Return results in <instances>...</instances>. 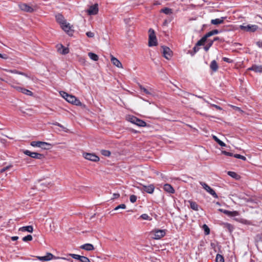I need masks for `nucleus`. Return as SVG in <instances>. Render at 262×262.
<instances>
[{
	"label": "nucleus",
	"mask_w": 262,
	"mask_h": 262,
	"mask_svg": "<svg viewBox=\"0 0 262 262\" xmlns=\"http://www.w3.org/2000/svg\"><path fill=\"white\" fill-rule=\"evenodd\" d=\"M60 94L69 103L77 106H81L82 105V103L80 101L74 96L69 95L63 91L60 92Z\"/></svg>",
	"instance_id": "nucleus-1"
},
{
	"label": "nucleus",
	"mask_w": 262,
	"mask_h": 262,
	"mask_svg": "<svg viewBox=\"0 0 262 262\" xmlns=\"http://www.w3.org/2000/svg\"><path fill=\"white\" fill-rule=\"evenodd\" d=\"M150 234L152 235V238L155 239H159L165 235L166 230L162 229H155L151 231Z\"/></svg>",
	"instance_id": "nucleus-2"
},
{
	"label": "nucleus",
	"mask_w": 262,
	"mask_h": 262,
	"mask_svg": "<svg viewBox=\"0 0 262 262\" xmlns=\"http://www.w3.org/2000/svg\"><path fill=\"white\" fill-rule=\"evenodd\" d=\"M127 120L131 123L135 124L139 126L144 127L146 126V123L145 121L140 120L133 116H129L127 117Z\"/></svg>",
	"instance_id": "nucleus-3"
},
{
	"label": "nucleus",
	"mask_w": 262,
	"mask_h": 262,
	"mask_svg": "<svg viewBox=\"0 0 262 262\" xmlns=\"http://www.w3.org/2000/svg\"><path fill=\"white\" fill-rule=\"evenodd\" d=\"M149 40L148 45L149 47L155 46L157 45V38L155 35V31L153 29H150L149 30Z\"/></svg>",
	"instance_id": "nucleus-4"
},
{
	"label": "nucleus",
	"mask_w": 262,
	"mask_h": 262,
	"mask_svg": "<svg viewBox=\"0 0 262 262\" xmlns=\"http://www.w3.org/2000/svg\"><path fill=\"white\" fill-rule=\"evenodd\" d=\"M18 6L21 10L26 12L32 13L35 10V7L31 6L25 3H21L19 4Z\"/></svg>",
	"instance_id": "nucleus-5"
},
{
	"label": "nucleus",
	"mask_w": 262,
	"mask_h": 262,
	"mask_svg": "<svg viewBox=\"0 0 262 262\" xmlns=\"http://www.w3.org/2000/svg\"><path fill=\"white\" fill-rule=\"evenodd\" d=\"M24 154L34 159H41L44 157L42 154L35 152H31L28 150H25L23 151Z\"/></svg>",
	"instance_id": "nucleus-6"
},
{
	"label": "nucleus",
	"mask_w": 262,
	"mask_h": 262,
	"mask_svg": "<svg viewBox=\"0 0 262 262\" xmlns=\"http://www.w3.org/2000/svg\"><path fill=\"white\" fill-rule=\"evenodd\" d=\"M200 184L202 185L203 188L208 193H209L211 195H212L214 198H217L218 196L216 192L214 191L213 189H212L209 186H208L206 183L200 182Z\"/></svg>",
	"instance_id": "nucleus-7"
},
{
	"label": "nucleus",
	"mask_w": 262,
	"mask_h": 262,
	"mask_svg": "<svg viewBox=\"0 0 262 262\" xmlns=\"http://www.w3.org/2000/svg\"><path fill=\"white\" fill-rule=\"evenodd\" d=\"M83 156L85 159L93 162L99 161V158L94 154L85 152L83 154Z\"/></svg>",
	"instance_id": "nucleus-8"
},
{
	"label": "nucleus",
	"mask_w": 262,
	"mask_h": 262,
	"mask_svg": "<svg viewBox=\"0 0 262 262\" xmlns=\"http://www.w3.org/2000/svg\"><path fill=\"white\" fill-rule=\"evenodd\" d=\"M239 28L243 30L249 32H254L258 29V26L256 25H248L245 26L244 25H241Z\"/></svg>",
	"instance_id": "nucleus-9"
},
{
	"label": "nucleus",
	"mask_w": 262,
	"mask_h": 262,
	"mask_svg": "<svg viewBox=\"0 0 262 262\" xmlns=\"http://www.w3.org/2000/svg\"><path fill=\"white\" fill-rule=\"evenodd\" d=\"M163 54L166 59H170L172 57V52L168 47H163Z\"/></svg>",
	"instance_id": "nucleus-10"
},
{
	"label": "nucleus",
	"mask_w": 262,
	"mask_h": 262,
	"mask_svg": "<svg viewBox=\"0 0 262 262\" xmlns=\"http://www.w3.org/2000/svg\"><path fill=\"white\" fill-rule=\"evenodd\" d=\"M98 12V5L95 4L94 5L91 6L90 8L87 10V13L89 15H96Z\"/></svg>",
	"instance_id": "nucleus-11"
},
{
	"label": "nucleus",
	"mask_w": 262,
	"mask_h": 262,
	"mask_svg": "<svg viewBox=\"0 0 262 262\" xmlns=\"http://www.w3.org/2000/svg\"><path fill=\"white\" fill-rule=\"evenodd\" d=\"M12 86L14 89H15L16 91L21 92L22 93L25 94L27 95H29V96L33 95V93L31 91H30V90H27L25 88H21L20 86H14V85H12Z\"/></svg>",
	"instance_id": "nucleus-12"
},
{
	"label": "nucleus",
	"mask_w": 262,
	"mask_h": 262,
	"mask_svg": "<svg viewBox=\"0 0 262 262\" xmlns=\"http://www.w3.org/2000/svg\"><path fill=\"white\" fill-rule=\"evenodd\" d=\"M12 167V165L10 163L8 164L7 162L0 163V173L8 170Z\"/></svg>",
	"instance_id": "nucleus-13"
},
{
	"label": "nucleus",
	"mask_w": 262,
	"mask_h": 262,
	"mask_svg": "<svg viewBox=\"0 0 262 262\" xmlns=\"http://www.w3.org/2000/svg\"><path fill=\"white\" fill-rule=\"evenodd\" d=\"M219 210L230 216H236L239 215V213L237 211H230L227 210H224L223 209H219Z\"/></svg>",
	"instance_id": "nucleus-14"
},
{
	"label": "nucleus",
	"mask_w": 262,
	"mask_h": 262,
	"mask_svg": "<svg viewBox=\"0 0 262 262\" xmlns=\"http://www.w3.org/2000/svg\"><path fill=\"white\" fill-rule=\"evenodd\" d=\"M61 27L64 31L67 32L69 34H72L73 30H72V26L69 23L66 21V23L62 24Z\"/></svg>",
	"instance_id": "nucleus-15"
},
{
	"label": "nucleus",
	"mask_w": 262,
	"mask_h": 262,
	"mask_svg": "<svg viewBox=\"0 0 262 262\" xmlns=\"http://www.w3.org/2000/svg\"><path fill=\"white\" fill-rule=\"evenodd\" d=\"M54 255L51 253H47L46 255L43 256H37L38 259L40 261H48L52 259Z\"/></svg>",
	"instance_id": "nucleus-16"
},
{
	"label": "nucleus",
	"mask_w": 262,
	"mask_h": 262,
	"mask_svg": "<svg viewBox=\"0 0 262 262\" xmlns=\"http://www.w3.org/2000/svg\"><path fill=\"white\" fill-rule=\"evenodd\" d=\"M54 255L51 253H47L46 255L43 256H37L38 259L40 261H48L52 259Z\"/></svg>",
	"instance_id": "nucleus-17"
},
{
	"label": "nucleus",
	"mask_w": 262,
	"mask_h": 262,
	"mask_svg": "<svg viewBox=\"0 0 262 262\" xmlns=\"http://www.w3.org/2000/svg\"><path fill=\"white\" fill-rule=\"evenodd\" d=\"M111 60L113 65L119 68H123L122 63L117 58L114 57L113 55H111Z\"/></svg>",
	"instance_id": "nucleus-18"
},
{
	"label": "nucleus",
	"mask_w": 262,
	"mask_h": 262,
	"mask_svg": "<svg viewBox=\"0 0 262 262\" xmlns=\"http://www.w3.org/2000/svg\"><path fill=\"white\" fill-rule=\"evenodd\" d=\"M226 18V17H221L220 18L212 19L211 20V24L214 25L222 24L224 23V21Z\"/></svg>",
	"instance_id": "nucleus-19"
},
{
	"label": "nucleus",
	"mask_w": 262,
	"mask_h": 262,
	"mask_svg": "<svg viewBox=\"0 0 262 262\" xmlns=\"http://www.w3.org/2000/svg\"><path fill=\"white\" fill-rule=\"evenodd\" d=\"M144 191L148 193L151 194L154 192L155 190V186L153 184H150L148 186L143 185Z\"/></svg>",
	"instance_id": "nucleus-20"
},
{
	"label": "nucleus",
	"mask_w": 262,
	"mask_h": 262,
	"mask_svg": "<svg viewBox=\"0 0 262 262\" xmlns=\"http://www.w3.org/2000/svg\"><path fill=\"white\" fill-rule=\"evenodd\" d=\"M58 52L62 55H66L69 52V49L63 47L62 45H60L59 47L58 48Z\"/></svg>",
	"instance_id": "nucleus-21"
},
{
	"label": "nucleus",
	"mask_w": 262,
	"mask_h": 262,
	"mask_svg": "<svg viewBox=\"0 0 262 262\" xmlns=\"http://www.w3.org/2000/svg\"><path fill=\"white\" fill-rule=\"evenodd\" d=\"M80 248L86 251H92L94 249V246L91 244H85L81 245Z\"/></svg>",
	"instance_id": "nucleus-22"
},
{
	"label": "nucleus",
	"mask_w": 262,
	"mask_h": 262,
	"mask_svg": "<svg viewBox=\"0 0 262 262\" xmlns=\"http://www.w3.org/2000/svg\"><path fill=\"white\" fill-rule=\"evenodd\" d=\"M19 231L22 232L27 231L30 233H32L33 231V228L32 226H24L20 228L19 229Z\"/></svg>",
	"instance_id": "nucleus-23"
},
{
	"label": "nucleus",
	"mask_w": 262,
	"mask_h": 262,
	"mask_svg": "<svg viewBox=\"0 0 262 262\" xmlns=\"http://www.w3.org/2000/svg\"><path fill=\"white\" fill-rule=\"evenodd\" d=\"M56 19L57 21L60 24L61 26L62 24H65L66 20H65L64 17L60 14H58L56 15Z\"/></svg>",
	"instance_id": "nucleus-24"
},
{
	"label": "nucleus",
	"mask_w": 262,
	"mask_h": 262,
	"mask_svg": "<svg viewBox=\"0 0 262 262\" xmlns=\"http://www.w3.org/2000/svg\"><path fill=\"white\" fill-rule=\"evenodd\" d=\"M165 191L168 193H173L174 192V190L173 188L168 184H166L164 185L163 187Z\"/></svg>",
	"instance_id": "nucleus-25"
},
{
	"label": "nucleus",
	"mask_w": 262,
	"mask_h": 262,
	"mask_svg": "<svg viewBox=\"0 0 262 262\" xmlns=\"http://www.w3.org/2000/svg\"><path fill=\"white\" fill-rule=\"evenodd\" d=\"M249 70L254 71L256 72L261 73L262 72V66L254 65L249 68Z\"/></svg>",
	"instance_id": "nucleus-26"
},
{
	"label": "nucleus",
	"mask_w": 262,
	"mask_h": 262,
	"mask_svg": "<svg viewBox=\"0 0 262 262\" xmlns=\"http://www.w3.org/2000/svg\"><path fill=\"white\" fill-rule=\"evenodd\" d=\"M218 68H219V67H218L217 63L216 62V61L215 60L212 61L211 62V64H210L211 69L212 71L216 72Z\"/></svg>",
	"instance_id": "nucleus-27"
},
{
	"label": "nucleus",
	"mask_w": 262,
	"mask_h": 262,
	"mask_svg": "<svg viewBox=\"0 0 262 262\" xmlns=\"http://www.w3.org/2000/svg\"><path fill=\"white\" fill-rule=\"evenodd\" d=\"M6 72H9V73H14V74H20V75H24L25 76H26V77H28V75L27 74H26L25 73H23V72H19L16 70H5Z\"/></svg>",
	"instance_id": "nucleus-28"
},
{
	"label": "nucleus",
	"mask_w": 262,
	"mask_h": 262,
	"mask_svg": "<svg viewBox=\"0 0 262 262\" xmlns=\"http://www.w3.org/2000/svg\"><path fill=\"white\" fill-rule=\"evenodd\" d=\"M188 202L189 203L190 208L192 209L195 211H198L199 210V206L195 202L191 201H189Z\"/></svg>",
	"instance_id": "nucleus-29"
},
{
	"label": "nucleus",
	"mask_w": 262,
	"mask_h": 262,
	"mask_svg": "<svg viewBox=\"0 0 262 262\" xmlns=\"http://www.w3.org/2000/svg\"><path fill=\"white\" fill-rule=\"evenodd\" d=\"M89 57L93 60L96 61H98L99 59L98 56L92 52H89L88 53Z\"/></svg>",
	"instance_id": "nucleus-30"
},
{
	"label": "nucleus",
	"mask_w": 262,
	"mask_h": 262,
	"mask_svg": "<svg viewBox=\"0 0 262 262\" xmlns=\"http://www.w3.org/2000/svg\"><path fill=\"white\" fill-rule=\"evenodd\" d=\"M42 144L40 145V148L43 149H50L52 145L51 144L45 142H42Z\"/></svg>",
	"instance_id": "nucleus-31"
},
{
	"label": "nucleus",
	"mask_w": 262,
	"mask_h": 262,
	"mask_svg": "<svg viewBox=\"0 0 262 262\" xmlns=\"http://www.w3.org/2000/svg\"><path fill=\"white\" fill-rule=\"evenodd\" d=\"M219 32V31L216 29L213 30L205 34L206 37H207V38L213 35L218 34Z\"/></svg>",
	"instance_id": "nucleus-32"
},
{
	"label": "nucleus",
	"mask_w": 262,
	"mask_h": 262,
	"mask_svg": "<svg viewBox=\"0 0 262 262\" xmlns=\"http://www.w3.org/2000/svg\"><path fill=\"white\" fill-rule=\"evenodd\" d=\"M212 138L221 146H226V144L220 140L216 136L213 135Z\"/></svg>",
	"instance_id": "nucleus-33"
},
{
	"label": "nucleus",
	"mask_w": 262,
	"mask_h": 262,
	"mask_svg": "<svg viewBox=\"0 0 262 262\" xmlns=\"http://www.w3.org/2000/svg\"><path fill=\"white\" fill-rule=\"evenodd\" d=\"M161 12L165 13V14L169 15L172 13V10L168 8H165L161 9Z\"/></svg>",
	"instance_id": "nucleus-34"
},
{
	"label": "nucleus",
	"mask_w": 262,
	"mask_h": 262,
	"mask_svg": "<svg viewBox=\"0 0 262 262\" xmlns=\"http://www.w3.org/2000/svg\"><path fill=\"white\" fill-rule=\"evenodd\" d=\"M207 38L206 37V35H205L200 40H199L197 42V43H196V46H200L203 45L204 43V42L206 41Z\"/></svg>",
	"instance_id": "nucleus-35"
},
{
	"label": "nucleus",
	"mask_w": 262,
	"mask_h": 262,
	"mask_svg": "<svg viewBox=\"0 0 262 262\" xmlns=\"http://www.w3.org/2000/svg\"><path fill=\"white\" fill-rule=\"evenodd\" d=\"M42 141H32L31 143H30V145L32 146H33V147H40V145H42Z\"/></svg>",
	"instance_id": "nucleus-36"
},
{
	"label": "nucleus",
	"mask_w": 262,
	"mask_h": 262,
	"mask_svg": "<svg viewBox=\"0 0 262 262\" xmlns=\"http://www.w3.org/2000/svg\"><path fill=\"white\" fill-rule=\"evenodd\" d=\"M228 174L232 178H235L236 179H238L240 177L238 174L233 171H228Z\"/></svg>",
	"instance_id": "nucleus-37"
},
{
	"label": "nucleus",
	"mask_w": 262,
	"mask_h": 262,
	"mask_svg": "<svg viewBox=\"0 0 262 262\" xmlns=\"http://www.w3.org/2000/svg\"><path fill=\"white\" fill-rule=\"evenodd\" d=\"M216 262H224V257L219 254H217L215 258Z\"/></svg>",
	"instance_id": "nucleus-38"
},
{
	"label": "nucleus",
	"mask_w": 262,
	"mask_h": 262,
	"mask_svg": "<svg viewBox=\"0 0 262 262\" xmlns=\"http://www.w3.org/2000/svg\"><path fill=\"white\" fill-rule=\"evenodd\" d=\"M139 86L140 89L141 91H142L143 92H144L145 94H146L147 95H151V93L149 90H148L147 89H145L142 85L139 84Z\"/></svg>",
	"instance_id": "nucleus-39"
},
{
	"label": "nucleus",
	"mask_w": 262,
	"mask_h": 262,
	"mask_svg": "<svg viewBox=\"0 0 262 262\" xmlns=\"http://www.w3.org/2000/svg\"><path fill=\"white\" fill-rule=\"evenodd\" d=\"M101 154L105 157H109L111 155V152L107 150L102 149L100 151Z\"/></svg>",
	"instance_id": "nucleus-40"
},
{
	"label": "nucleus",
	"mask_w": 262,
	"mask_h": 262,
	"mask_svg": "<svg viewBox=\"0 0 262 262\" xmlns=\"http://www.w3.org/2000/svg\"><path fill=\"white\" fill-rule=\"evenodd\" d=\"M126 208V205L124 204H120L117 206H116L114 210H115V211H117V210H119V209H125Z\"/></svg>",
	"instance_id": "nucleus-41"
},
{
	"label": "nucleus",
	"mask_w": 262,
	"mask_h": 262,
	"mask_svg": "<svg viewBox=\"0 0 262 262\" xmlns=\"http://www.w3.org/2000/svg\"><path fill=\"white\" fill-rule=\"evenodd\" d=\"M203 229L206 235H208L210 233V229L206 224L203 225Z\"/></svg>",
	"instance_id": "nucleus-42"
},
{
	"label": "nucleus",
	"mask_w": 262,
	"mask_h": 262,
	"mask_svg": "<svg viewBox=\"0 0 262 262\" xmlns=\"http://www.w3.org/2000/svg\"><path fill=\"white\" fill-rule=\"evenodd\" d=\"M33 239L31 235H28L23 238V241L24 242H28L31 241Z\"/></svg>",
	"instance_id": "nucleus-43"
},
{
	"label": "nucleus",
	"mask_w": 262,
	"mask_h": 262,
	"mask_svg": "<svg viewBox=\"0 0 262 262\" xmlns=\"http://www.w3.org/2000/svg\"><path fill=\"white\" fill-rule=\"evenodd\" d=\"M70 256H71L73 258L75 259H77L80 261V259L82 256L75 254H70Z\"/></svg>",
	"instance_id": "nucleus-44"
},
{
	"label": "nucleus",
	"mask_w": 262,
	"mask_h": 262,
	"mask_svg": "<svg viewBox=\"0 0 262 262\" xmlns=\"http://www.w3.org/2000/svg\"><path fill=\"white\" fill-rule=\"evenodd\" d=\"M234 157H235L236 158H237V159H242V160H243L244 161H246V158L245 156H243L239 155V154H235V155H234Z\"/></svg>",
	"instance_id": "nucleus-45"
},
{
	"label": "nucleus",
	"mask_w": 262,
	"mask_h": 262,
	"mask_svg": "<svg viewBox=\"0 0 262 262\" xmlns=\"http://www.w3.org/2000/svg\"><path fill=\"white\" fill-rule=\"evenodd\" d=\"M79 262H91V261L87 257L82 256Z\"/></svg>",
	"instance_id": "nucleus-46"
},
{
	"label": "nucleus",
	"mask_w": 262,
	"mask_h": 262,
	"mask_svg": "<svg viewBox=\"0 0 262 262\" xmlns=\"http://www.w3.org/2000/svg\"><path fill=\"white\" fill-rule=\"evenodd\" d=\"M213 41H210L208 45L207 46H206L205 47H204V50L206 51H208L209 49L211 47V46L213 44Z\"/></svg>",
	"instance_id": "nucleus-47"
},
{
	"label": "nucleus",
	"mask_w": 262,
	"mask_h": 262,
	"mask_svg": "<svg viewBox=\"0 0 262 262\" xmlns=\"http://www.w3.org/2000/svg\"><path fill=\"white\" fill-rule=\"evenodd\" d=\"M143 220H151V219L147 214H143L140 216Z\"/></svg>",
	"instance_id": "nucleus-48"
},
{
	"label": "nucleus",
	"mask_w": 262,
	"mask_h": 262,
	"mask_svg": "<svg viewBox=\"0 0 262 262\" xmlns=\"http://www.w3.org/2000/svg\"><path fill=\"white\" fill-rule=\"evenodd\" d=\"M129 199H130V201L132 203H135V202L136 201V200H137V196H136V195H131L130 196V198H129Z\"/></svg>",
	"instance_id": "nucleus-49"
},
{
	"label": "nucleus",
	"mask_w": 262,
	"mask_h": 262,
	"mask_svg": "<svg viewBox=\"0 0 262 262\" xmlns=\"http://www.w3.org/2000/svg\"><path fill=\"white\" fill-rule=\"evenodd\" d=\"M86 35L88 37L93 38L94 37V33L92 32L89 31L86 33Z\"/></svg>",
	"instance_id": "nucleus-50"
},
{
	"label": "nucleus",
	"mask_w": 262,
	"mask_h": 262,
	"mask_svg": "<svg viewBox=\"0 0 262 262\" xmlns=\"http://www.w3.org/2000/svg\"><path fill=\"white\" fill-rule=\"evenodd\" d=\"M222 153L226 156L234 157V155L232 153L229 152H228V151H226L225 150L222 151Z\"/></svg>",
	"instance_id": "nucleus-51"
},
{
	"label": "nucleus",
	"mask_w": 262,
	"mask_h": 262,
	"mask_svg": "<svg viewBox=\"0 0 262 262\" xmlns=\"http://www.w3.org/2000/svg\"><path fill=\"white\" fill-rule=\"evenodd\" d=\"M223 60L228 63H231L233 62L232 60L227 58V57H223Z\"/></svg>",
	"instance_id": "nucleus-52"
},
{
	"label": "nucleus",
	"mask_w": 262,
	"mask_h": 262,
	"mask_svg": "<svg viewBox=\"0 0 262 262\" xmlns=\"http://www.w3.org/2000/svg\"><path fill=\"white\" fill-rule=\"evenodd\" d=\"M0 58L7 59H8V57L6 54H2L0 53Z\"/></svg>",
	"instance_id": "nucleus-53"
},
{
	"label": "nucleus",
	"mask_w": 262,
	"mask_h": 262,
	"mask_svg": "<svg viewBox=\"0 0 262 262\" xmlns=\"http://www.w3.org/2000/svg\"><path fill=\"white\" fill-rule=\"evenodd\" d=\"M119 196H120V194L119 193H114L113 198H112V200L117 199V198H119Z\"/></svg>",
	"instance_id": "nucleus-54"
},
{
	"label": "nucleus",
	"mask_w": 262,
	"mask_h": 262,
	"mask_svg": "<svg viewBox=\"0 0 262 262\" xmlns=\"http://www.w3.org/2000/svg\"><path fill=\"white\" fill-rule=\"evenodd\" d=\"M211 105L219 110H222V108L220 106L213 104Z\"/></svg>",
	"instance_id": "nucleus-55"
},
{
	"label": "nucleus",
	"mask_w": 262,
	"mask_h": 262,
	"mask_svg": "<svg viewBox=\"0 0 262 262\" xmlns=\"http://www.w3.org/2000/svg\"><path fill=\"white\" fill-rule=\"evenodd\" d=\"M197 46H198L195 45V46L194 47V48H193L194 53H196V52H198L199 51V48H198Z\"/></svg>",
	"instance_id": "nucleus-56"
},
{
	"label": "nucleus",
	"mask_w": 262,
	"mask_h": 262,
	"mask_svg": "<svg viewBox=\"0 0 262 262\" xmlns=\"http://www.w3.org/2000/svg\"><path fill=\"white\" fill-rule=\"evenodd\" d=\"M257 45L259 47V48H262V41H258L257 42Z\"/></svg>",
	"instance_id": "nucleus-57"
},
{
	"label": "nucleus",
	"mask_w": 262,
	"mask_h": 262,
	"mask_svg": "<svg viewBox=\"0 0 262 262\" xmlns=\"http://www.w3.org/2000/svg\"><path fill=\"white\" fill-rule=\"evenodd\" d=\"M18 238V236H12L11 239L13 241H16Z\"/></svg>",
	"instance_id": "nucleus-58"
},
{
	"label": "nucleus",
	"mask_w": 262,
	"mask_h": 262,
	"mask_svg": "<svg viewBox=\"0 0 262 262\" xmlns=\"http://www.w3.org/2000/svg\"><path fill=\"white\" fill-rule=\"evenodd\" d=\"M232 107H233L236 110H237V111H241V108L239 107H238L235 106H232Z\"/></svg>",
	"instance_id": "nucleus-59"
},
{
	"label": "nucleus",
	"mask_w": 262,
	"mask_h": 262,
	"mask_svg": "<svg viewBox=\"0 0 262 262\" xmlns=\"http://www.w3.org/2000/svg\"><path fill=\"white\" fill-rule=\"evenodd\" d=\"M55 125H57L58 126H59L60 127H62V125H61L60 124H59V123H57L56 122V123L54 124Z\"/></svg>",
	"instance_id": "nucleus-60"
},
{
	"label": "nucleus",
	"mask_w": 262,
	"mask_h": 262,
	"mask_svg": "<svg viewBox=\"0 0 262 262\" xmlns=\"http://www.w3.org/2000/svg\"><path fill=\"white\" fill-rule=\"evenodd\" d=\"M218 39H219V37H215V38H214V39H213L212 41H214L217 40H218Z\"/></svg>",
	"instance_id": "nucleus-61"
},
{
	"label": "nucleus",
	"mask_w": 262,
	"mask_h": 262,
	"mask_svg": "<svg viewBox=\"0 0 262 262\" xmlns=\"http://www.w3.org/2000/svg\"><path fill=\"white\" fill-rule=\"evenodd\" d=\"M204 101H205V102H206V103H209V102L207 100H205V99H204Z\"/></svg>",
	"instance_id": "nucleus-62"
},
{
	"label": "nucleus",
	"mask_w": 262,
	"mask_h": 262,
	"mask_svg": "<svg viewBox=\"0 0 262 262\" xmlns=\"http://www.w3.org/2000/svg\"><path fill=\"white\" fill-rule=\"evenodd\" d=\"M166 23H167V21H166V20H165V21L164 22V25H166Z\"/></svg>",
	"instance_id": "nucleus-63"
},
{
	"label": "nucleus",
	"mask_w": 262,
	"mask_h": 262,
	"mask_svg": "<svg viewBox=\"0 0 262 262\" xmlns=\"http://www.w3.org/2000/svg\"><path fill=\"white\" fill-rule=\"evenodd\" d=\"M21 111L23 113H25L24 111H23L22 110H21Z\"/></svg>",
	"instance_id": "nucleus-64"
}]
</instances>
